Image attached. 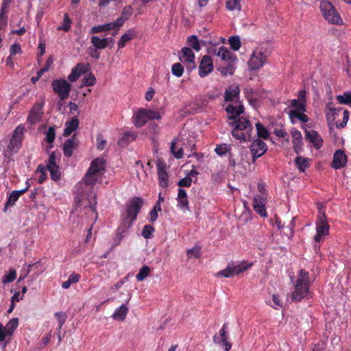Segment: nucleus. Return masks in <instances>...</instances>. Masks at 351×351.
Here are the masks:
<instances>
[{
	"label": "nucleus",
	"instance_id": "nucleus-10",
	"mask_svg": "<svg viewBox=\"0 0 351 351\" xmlns=\"http://www.w3.org/2000/svg\"><path fill=\"white\" fill-rule=\"evenodd\" d=\"M267 60V56L261 48L254 51L248 61V66L251 70H257L262 67Z\"/></svg>",
	"mask_w": 351,
	"mask_h": 351
},
{
	"label": "nucleus",
	"instance_id": "nucleus-17",
	"mask_svg": "<svg viewBox=\"0 0 351 351\" xmlns=\"http://www.w3.org/2000/svg\"><path fill=\"white\" fill-rule=\"evenodd\" d=\"M227 328L228 324H224L219 331L221 339H219L217 335H215L213 336V341L215 343H221L222 346H224L225 351H230L232 347V344L228 341V335L226 331Z\"/></svg>",
	"mask_w": 351,
	"mask_h": 351
},
{
	"label": "nucleus",
	"instance_id": "nucleus-57",
	"mask_svg": "<svg viewBox=\"0 0 351 351\" xmlns=\"http://www.w3.org/2000/svg\"><path fill=\"white\" fill-rule=\"evenodd\" d=\"M96 174L95 173H90L88 171H87L84 178V180L85 183L88 185H93L95 184L97 182V178Z\"/></svg>",
	"mask_w": 351,
	"mask_h": 351
},
{
	"label": "nucleus",
	"instance_id": "nucleus-54",
	"mask_svg": "<svg viewBox=\"0 0 351 351\" xmlns=\"http://www.w3.org/2000/svg\"><path fill=\"white\" fill-rule=\"evenodd\" d=\"M291 106L295 108L296 111H305L306 110V104H304L302 101L298 99H291Z\"/></svg>",
	"mask_w": 351,
	"mask_h": 351
},
{
	"label": "nucleus",
	"instance_id": "nucleus-30",
	"mask_svg": "<svg viewBox=\"0 0 351 351\" xmlns=\"http://www.w3.org/2000/svg\"><path fill=\"white\" fill-rule=\"evenodd\" d=\"M178 205L182 208L189 209V201L186 191L180 188L178 193Z\"/></svg>",
	"mask_w": 351,
	"mask_h": 351
},
{
	"label": "nucleus",
	"instance_id": "nucleus-8",
	"mask_svg": "<svg viewBox=\"0 0 351 351\" xmlns=\"http://www.w3.org/2000/svg\"><path fill=\"white\" fill-rule=\"evenodd\" d=\"M53 91L58 95L60 100L64 101L69 96L71 85L65 80H53L51 82Z\"/></svg>",
	"mask_w": 351,
	"mask_h": 351
},
{
	"label": "nucleus",
	"instance_id": "nucleus-61",
	"mask_svg": "<svg viewBox=\"0 0 351 351\" xmlns=\"http://www.w3.org/2000/svg\"><path fill=\"white\" fill-rule=\"evenodd\" d=\"M226 7L229 10H240V4L239 0H230L226 3Z\"/></svg>",
	"mask_w": 351,
	"mask_h": 351
},
{
	"label": "nucleus",
	"instance_id": "nucleus-59",
	"mask_svg": "<svg viewBox=\"0 0 351 351\" xmlns=\"http://www.w3.org/2000/svg\"><path fill=\"white\" fill-rule=\"evenodd\" d=\"M154 231V228L151 225H145L142 231V236L145 239H149L152 237V233Z\"/></svg>",
	"mask_w": 351,
	"mask_h": 351
},
{
	"label": "nucleus",
	"instance_id": "nucleus-49",
	"mask_svg": "<svg viewBox=\"0 0 351 351\" xmlns=\"http://www.w3.org/2000/svg\"><path fill=\"white\" fill-rule=\"evenodd\" d=\"M16 277V272L14 269H10L8 274L3 276L2 282L3 284L13 282Z\"/></svg>",
	"mask_w": 351,
	"mask_h": 351
},
{
	"label": "nucleus",
	"instance_id": "nucleus-44",
	"mask_svg": "<svg viewBox=\"0 0 351 351\" xmlns=\"http://www.w3.org/2000/svg\"><path fill=\"white\" fill-rule=\"evenodd\" d=\"M132 223L130 222L123 218H121V223L119 226L118 227L117 230L121 232L122 233H124L125 235L128 234L129 229L132 226Z\"/></svg>",
	"mask_w": 351,
	"mask_h": 351
},
{
	"label": "nucleus",
	"instance_id": "nucleus-23",
	"mask_svg": "<svg viewBox=\"0 0 351 351\" xmlns=\"http://www.w3.org/2000/svg\"><path fill=\"white\" fill-rule=\"evenodd\" d=\"M217 56L227 63L235 62L237 60L236 56L223 46L219 47Z\"/></svg>",
	"mask_w": 351,
	"mask_h": 351
},
{
	"label": "nucleus",
	"instance_id": "nucleus-26",
	"mask_svg": "<svg viewBox=\"0 0 351 351\" xmlns=\"http://www.w3.org/2000/svg\"><path fill=\"white\" fill-rule=\"evenodd\" d=\"M311 160L301 156H297L294 160L295 166L300 172L304 173L310 167Z\"/></svg>",
	"mask_w": 351,
	"mask_h": 351
},
{
	"label": "nucleus",
	"instance_id": "nucleus-2",
	"mask_svg": "<svg viewBox=\"0 0 351 351\" xmlns=\"http://www.w3.org/2000/svg\"><path fill=\"white\" fill-rule=\"evenodd\" d=\"M229 124L232 126V135L236 139L241 141L250 140L253 128L247 119L243 117H238Z\"/></svg>",
	"mask_w": 351,
	"mask_h": 351
},
{
	"label": "nucleus",
	"instance_id": "nucleus-33",
	"mask_svg": "<svg viewBox=\"0 0 351 351\" xmlns=\"http://www.w3.org/2000/svg\"><path fill=\"white\" fill-rule=\"evenodd\" d=\"M256 128L257 131V136L258 138H263L265 140L268 139L269 133L267 129L260 122L256 123Z\"/></svg>",
	"mask_w": 351,
	"mask_h": 351
},
{
	"label": "nucleus",
	"instance_id": "nucleus-36",
	"mask_svg": "<svg viewBox=\"0 0 351 351\" xmlns=\"http://www.w3.org/2000/svg\"><path fill=\"white\" fill-rule=\"evenodd\" d=\"M136 138V134L132 132H125L123 137L119 141V145H124L128 144L130 141H134Z\"/></svg>",
	"mask_w": 351,
	"mask_h": 351
},
{
	"label": "nucleus",
	"instance_id": "nucleus-31",
	"mask_svg": "<svg viewBox=\"0 0 351 351\" xmlns=\"http://www.w3.org/2000/svg\"><path fill=\"white\" fill-rule=\"evenodd\" d=\"M128 312V308L125 305L122 304L119 308L116 309L112 317L114 319H119L123 321Z\"/></svg>",
	"mask_w": 351,
	"mask_h": 351
},
{
	"label": "nucleus",
	"instance_id": "nucleus-4",
	"mask_svg": "<svg viewBox=\"0 0 351 351\" xmlns=\"http://www.w3.org/2000/svg\"><path fill=\"white\" fill-rule=\"evenodd\" d=\"M252 266V263H247L246 261H243L240 263H235L230 262L228 263L227 267L223 270L218 271L215 276L220 278H230L234 276H237L247 269Z\"/></svg>",
	"mask_w": 351,
	"mask_h": 351
},
{
	"label": "nucleus",
	"instance_id": "nucleus-16",
	"mask_svg": "<svg viewBox=\"0 0 351 351\" xmlns=\"http://www.w3.org/2000/svg\"><path fill=\"white\" fill-rule=\"evenodd\" d=\"M348 162V158L342 149L337 150L334 155L331 163V167L334 169H339L346 166Z\"/></svg>",
	"mask_w": 351,
	"mask_h": 351
},
{
	"label": "nucleus",
	"instance_id": "nucleus-37",
	"mask_svg": "<svg viewBox=\"0 0 351 351\" xmlns=\"http://www.w3.org/2000/svg\"><path fill=\"white\" fill-rule=\"evenodd\" d=\"M186 42L187 44L196 51H199L201 50L199 41L195 35L189 36Z\"/></svg>",
	"mask_w": 351,
	"mask_h": 351
},
{
	"label": "nucleus",
	"instance_id": "nucleus-41",
	"mask_svg": "<svg viewBox=\"0 0 351 351\" xmlns=\"http://www.w3.org/2000/svg\"><path fill=\"white\" fill-rule=\"evenodd\" d=\"M71 19L69 18L68 14L65 13L64 14L63 23L58 27V29L68 32L71 29Z\"/></svg>",
	"mask_w": 351,
	"mask_h": 351
},
{
	"label": "nucleus",
	"instance_id": "nucleus-7",
	"mask_svg": "<svg viewBox=\"0 0 351 351\" xmlns=\"http://www.w3.org/2000/svg\"><path fill=\"white\" fill-rule=\"evenodd\" d=\"M315 223L316 234L314 237V240L316 243H319L322 240V237L329 234L330 226L324 212L319 210Z\"/></svg>",
	"mask_w": 351,
	"mask_h": 351
},
{
	"label": "nucleus",
	"instance_id": "nucleus-18",
	"mask_svg": "<svg viewBox=\"0 0 351 351\" xmlns=\"http://www.w3.org/2000/svg\"><path fill=\"white\" fill-rule=\"evenodd\" d=\"M78 140L75 134L73 135L70 138L66 139L63 145L64 156L70 158L72 156L73 151L78 146Z\"/></svg>",
	"mask_w": 351,
	"mask_h": 351
},
{
	"label": "nucleus",
	"instance_id": "nucleus-50",
	"mask_svg": "<svg viewBox=\"0 0 351 351\" xmlns=\"http://www.w3.org/2000/svg\"><path fill=\"white\" fill-rule=\"evenodd\" d=\"M229 44L231 49L234 51H237L241 47V40L239 36H231L229 38Z\"/></svg>",
	"mask_w": 351,
	"mask_h": 351
},
{
	"label": "nucleus",
	"instance_id": "nucleus-58",
	"mask_svg": "<svg viewBox=\"0 0 351 351\" xmlns=\"http://www.w3.org/2000/svg\"><path fill=\"white\" fill-rule=\"evenodd\" d=\"M230 150V148L229 146L226 144H222V145H217L216 146V148L215 149L217 154L219 156H223L225 155L226 153H228Z\"/></svg>",
	"mask_w": 351,
	"mask_h": 351
},
{
	"label": "nucleus",
	"instance_id": "nucleus-19",
	"mask_svg": "<svg viewBox=\"0 0 351 351\" xmlns=\"http://www.w3.org/2000/svg\"><path fill=\"white\" fill-rule=\"evenodd\" d=\"M27 184V186L24 189H21V190H18V191H13L9 195L8 198V200L5 203V208H4V210L5 211L6 208L8 207V206H12L14 205L15 202L18 200V199L19 198V197L24 194L26 191H27V190L29 189V184L28 183V182H26Z\"/></svg>",
	"mask_w": 351,
	"mask_h": 351
},
{
	"label": "nucleus",
	"instance_id": "nucleus-42",
	"mask_svg": "<svg viewBox=\"0 0 351 351\" xmlns=\"http://www.w3.org/2000/svg\"><path fill=\"white\" fill-rule=\"evenodd\" d=\"M19 325V319L13 318L8 322L4 328L7 331L8 335H12L13 332L17 328Z\"/></svg>",
	"mask_w": 351,
	"mask_h": 351
},
{
	"label": "nucleus",
	"instance_id": "nucleus-62",
	"mask_svg": "<svg viewBox=\"0 0 351 351\" xmlns=\"http://www.w3.org/2000/svg\"><path fill=\"white\" fill-rule=\"evenodd\" d=\"M187 256L189 258H199L200 256V247L195 246L187 251Z\"/></svg>",
	"mask_w": 351,
	"mask_h": 351
},
{
	"label": "nucleus",
	"instance_id": "nucleus-56",
	"mask_svg": "<svg viewBox=\"0 0 351 351\" xmlns=\"http://www.w3.org/2000/svg\"><path fill=\"white\" fill-rule=\"evenodd\" d=\"M303 111L291 110L290 116L298 118L302 122H307L308 121V116L304 113Z\"/></svg>",
	"mask_w": 351,
	"mask_h": 351
},
{
	"label": "nucleus",
	"instance_id": "nucleus-63",
	"mask_svg": "<svg viewBox=\"0 0 351 351\" xmlns=\"http://www.w3.org/2000/svg\"><path fill=\"white\" fill-rule=\"evenodd\" d=\"M274 133L278 137L285 138V141L289 143V134L284 129L276 128L274 131Z\"/></svg>",
	"mask_w": 351,
	"mask_h": 351
},
{
	"label": "nucleus",
	"instance_id": "nucleus-35",
	"mask_svg": "<svg viewBox=\"0 0 351 351\" xmlns=\"http://www.w3.org/2000/svg\"><path fill=\"white\" fill-rule=\"evenodd\" d=\"M325 114L328 121H334L336 108L333 106L332 103L329 102L326 104Z\"/></svg>",
	"mask_w": 351,
	"mask_h": 351
},
{
	"label": "nucleus",
	"instance_id": "nucleus-52",
	"mask_svg": "<svg viewBox=\"0 0 351 351\" xmlns=\"http://www.w3.org/2000/svg\"><path fill=\"white\" fill-rule=\"evenodd\" d=\"M21 145L22 141H18L16 139L11 138L8 149H10L11 152H16V151L21 147Z\"/></svg>",
	"mask_w": 351,
	"mask_h": 351
},
{
	"label": "nucleus",
	"instance_id": "nucleus-1",
	"mask_svg": "<svg viewBox=\"0 0 351 351\" xmlns=\"http://www.w3.org/2000/svg\"><path fill=\"white\" fill-rule=\"evenodd\" d=\"M310 285L309 273L304 269H300L294 283V289L290 295L291 300L298 302L306 298L309 292Z\"/></svg>",
	"mask_w": 351,
	"mask_h": 351
},
{
	"label": "nucleus",
	"instance_id": "nucleus-47",
	"mask_svg": "<svg viewBox=\"0 0 351 351\" xmlns=\"http://www.w3.org/2000/svg\"><path fill=\"white\" fill-rule=\"evenodd\" d=\"M337 99L341 104H351V91L344 93L342 95H338Z\"/></svg>",
	"mask_w": 351,
	"mask_h": 351
},
{
	"label": "nucleus",
	"instance_id": "nucleus-24",
	"mask_svg": "<svg viewBox=\"0 0 351 351\" xmlns=\"http://www.w3.org/2000/svg\"><path fill=\"white\" fill-rule=\"evenodd\" d=\"M226 111L228 114V119L234 121L235 119H238V117H240L239 116L243 113L244 108L241 105L234 106L233 105L229 104L226 108Z\"/></svg>",
	"mask_w": 351,
	"mask_h": 351
},
{
	"label": "nucleus",
	"instance_id": "nucleus-32",
	"mask_svg": "<svg viewBox=\"0 0 351 351\" xmlns=\"http://www.w3.org/2000/svg\"><path fill=\"white\" fill-rule=\"evenodd\" d=\"M133 13V8L132 6L128 5L124 7L121 13V16L117 18V20H120L121 21V25H123L126 20L130 18Z\"/></svg>",
	"mask_w": 351,
	"mask_h": 351
},
{
	"label": "nucleus",
	"instance_id": "nucleus-28",
	"mask_svg": "<svg viewBox=\"0 0 351 351\" xmlns=\"http://www.w3.org/2000/svg\"><path fill=\"white\" fill-rule=\"evenodd\" d=\"M239 88L238 86H230L227 88L224 93V98L226 101H234L236 100L239 95Z\"/></svg>",
	"mask_w": 351,
	"mask_h": 351
},
{
	"label": "nucleus",
	"instance_id": "nucleus-34",
	"mask_svg": "<svg viewBox=\"0 0 351 351\" xmlns=\"http://www.w3.org/2000/svg\"><path fill=\"white\" fill-rule=\"evenodd\" d=\"M234 63V62H230L227 63V65L226 66H220L218 68V71L223 76H226L227 75H232L235 70Z\"/></svg>",
	"mask_w": 351,
	"mask_h": 351
},
{
	"label": "nucleus",
	"instance_id": "nucleus-12",
	"mask_svg": "<svg viewBox=\"0 0 351 351\" xmlns=\"http://www.w3.org/2000/svg\"><path fill=\"white\" fill-rule=\"evenodd\" d=\"M250 149L252 155V161L254 162L258 158L262 156L267 152V145L264 141L257 138L252 141Z\"/></svg>",
	"mask_w": 351,
	"mask_h": 351
},
{
	"label": "nucleus",
	"instance_id": "nucleus-27",
	"mask_svg": "<svg viewBox=\"0 0 351 351\" xmlns=\"http://www.w3.org/2000/svg\"><path fill=\"white\" fill-rule=\"evenodd\" d=\"M109 40L111 42H113V39L112 38H100L97 36H93L91 37L90 41L96 49H104L108 46Z\"/></svg>",
	"mask_w": 351,
	"mask_h": 351
},
{
	"label": "nucleus",
	"instance_id": "nucleus-9",
	"mask_svg": "<svg viewBox=\"0 0 351 351\" xmlns=\"http://www.w3.org/2000/svg\"><path fill=\"white\" fill-rule=\"evenodd\" d=\"M195 58V53L190 47L182 48L179 60L185 65L186 70L189 72L196 68Z\"/></svg>",
	"mask_w": 351,
	"mask_h": 351
},
{
	"label": "nucleus",
	"instance_id": "nucleus-39",
	"mask_svg": "<svg viewBox=\"0 0 351 351\" xmlns=\"http://www.w3.org/2000/svg\"><path fill=\"white\" fill-rule=\"evenodd\" d=\"M171 152L173 155V156L177 159L182 158L184 155L182 147H177L176 142L175 140H173V141L171 142Z\"/></svg>",
	"mask_w": 351,
	"mask_h": 351
},
{
	"label": "nucleus",
	"instance_id": "nucleus-3",
	"mask_svg": "<svg viewBox=\"0 0 351 351\" xmlns=\"http://www.w3.org/2000/svg\"><path fill=\"white\" fill-rule=\"evenodd\" d=\"M320 11L324 19L334 25H341L343 20L335 6L329 1L323 0L319 4Z\"/></svg>",
	"mask_w": 351,
	"mask_h": 351
},
{
	"label": "nucleus",
	"instance_id": "nucleus-6",
	"mask_svg": "<svg viewBox=\"0 0 351 351\" xmlns=\"http://www.w3.org/2000/svg\"><path fill=\"white\" fill-rule=\"evenodd\" d=\"M161 115L159 112L152 110L140 108L133 116V123L136 128H141L149 120H159Z\"/></svg>",
	"mask_w": 351,
	"mask_h": 351
},
{
	"label": "nucleus",
	"instance_id": "nucleus-14",
	"mask_svg": "<svg viewBox=\"0 0 351 351\" xmlns=\"http://www.w3.org/2000/svg\"><path fill=\"white\" fill-rule=\"evenodd\" d=\"M213 61L208 55H204L199 65V75L201 77H205L213 71Z\"/></svg>",
	"mask_w": 351,
	"mask_h": 351
},
{
	"label": "nucleus",
	"instance_id": "nucleus-13",
	"mask_svg": "<svg viewBox=\"0 0 351 351\" xmlns=\"http://www.w3.org/2000/svg\"><path fill=\"white\" fill-rule=\"evenodd\" d=\"M156 167L158 184L162 188H166L169 185V174L166 171V163L159 159L157 160Z\"/></svg>",
	"mask_w": 351,
	"mask_h": 351
},
{
	"label": "nucleus",
	"instance_id": "nucleus-29",
	"mask_svg": "<svg viewBox=\"0 0 351 351\" xmlns=\"http://www.w3.org/2000/svg\"><path fill=\"white\" fill-rule=\"evenodd\" d=\"M79 125V121L77 117H73L70 121H67L65 123V128L64 130V136H69L73 132H74Z\"/></svg>",
	"mask_w": 351,
	"mask_h": 351
},
{
	"label": "nucleus",
	"instance_id": "nucleus-45",
	"mask_svg": "<svg viewBox=\"0 0 351 351\" xmlns=\"http://www.w3.org/2000/svg\"><path fill=\"white\" fill-rule=\"evenodd\" d=\"M24 130L25 128L22 125H18L14 130L12 135V138L14 139H16L18 141H22L23 139Z\"/></svg>",
	"mask_w": 351,
	"mask_h": 351
},
{
	"label": "nucleus",
	"instance_id": "nucleus-5",
	"mask_svg": "<svg viewBox=\"0 0 351 351\" xmlns=\"http://www.w3.org/2000/svg\"><path fill=\"white\" fill-rule=\"evenodd\" d=\"M143 205V200L141 197H134L127 205L125 211L121 214V218L133 223L136 221Z\"/></svg>",
	"mask_w": 351,
	"mask_h": 351
},
{
	"label": "nucleus",
	"instance_id": "nucleus-60",
	"mask_svg": "<svg viewBox=\"0 0 351 351\" xmlns=\"http://www.w3.org/2000/svg\"><path fill=\"white\" fill-rule=\"evenodd\" d=\"M55 316L57 317L58 322L59 324L58 330L60 332L62 325L65 323L66 315L63 312H57L55 313Z\"/></svg>",
	"mask_w": 351,
	"mask_h": 351
},
{
	"label": "nucleus",
	"instance_id": "nucleus-25",
	"mask_svg": "<svg viewBox=\"0 0 351 351\" xmlns=\"http://www.w3.org/2000/svg\"><path fill=\"white\" fill-rule=\"evenodd\" d=\"M137 32L134 28L128 29L119 40L117 43L118 48H123L128 42L130 41L137 36Z\"/></svg>",
	"mask_w": 351,
	"mask_h": 351
},
{
	"label": "nucleus",
	"instance_id": "nucleus-48",
	"mask_svg": "<svg viewBox=\"0 0 351 351\" xmlns=\"http://www.w3.org/2000/svg\"><path fill=\"white\" fill-rule=\"evenodd\" d=\"M104 25L106 31L114 30L115 32H117L122 26L121 21L117 19L114 22L106 23Z\"/></svg>",
	"mask_w": 351,
	"mask_h": 351
},
{
	"label": "nucleus",
	"instance_id": "nucleus-15",
	"mask_svg": "<svg viewBox=\"0 0 351 351\" xmlns=\"http://www.w3.org/2000/svg\"><path fill=\"white\" fill-rule=\"evenodd\" d=\"M266 198L261 195H256L253 198V208L261 217H266L267 213L265 209Z\"/></svg>",
	"mask_w": 351,
	"mask_h": 351
},
{
	"label": "nucleus",
	"instance_id": "nucleus-53",
	"mask_svg": "<svg viewBox=\"0 0 351 351\" xmlns=\"http://www.w3.org/2000/svg\"><path fill=\"white\" fill-rule=\"evenodd\" d=\"M21 145L22 141H18L16 139L11 138L8 149H10L11 152H16V151L21 147Z\"/></svg>",
	"mask_w": 351,
	"mask_h": 351
},
{
	"label": "nucleus",
	"instance_id": "nucleus-51",
	"mask_svg": "<svg viewBox=\"0 0 351 351\" xmlns=\"http://www.w3.org/2000/svg\"><path fill=\"white\" fill-rule=\"evenodd\" d=\"M56 137L55 127L51 126L46 132L45 141L48 143H53Z\"/></svg>",
	"mask_w": 351,
	"mask_h": 351
},
{
	"label": "nucleus",
	"instance_id": "nucleus-46",
	"mask_svg": "<svg viewBox=\"0 0 351 351\" xmlns=\"http://www.w3.org/2000/svg\"><path fill=\"white\" fill-rule=\"evenodd\" d=\"M171 72L175 76L181 77L184 72L183 65L179 62L173 64L171 66Z\"/></svg>",
	"mask_w": 351,
	"mask_h": 351
},
{
	"label": "nucleus",
	"instance_id": "nucleus-55",
	"mask_svg": "<svg viewBox=\"0 0 351 351\" xmlns=\"http://www.w3.org/2000/svg\"><path fill=\"white\" fill-rule=\"evenodd\" d=\"M47 168L43 165H40L37 168V172L40 173L38 183H43L47 179Z\"/></svg>",
	"mask_w": 351,
	"mask_h": 351
},
{
	"label": "nucleus",
	"instance_id": "nucleus-11",
	"mask_svg": "<svg viewBox=\"0 0 351 351\" xmlns=\"http://www.w3.org/2000/svg\"><path fill=\"white\" fill-rule=\"evenodd\" d=\"M45 102L36 103L32 108L29 116L27 117V122L30 125H34L41 121L43 116V107Z\"/></svg>",
	"mask_w": 351,
	"mask_h": 351
},
{
	"label": "nucleus",
	"instance_id": "nucleus-40",
	"mask_svg": "<svg viewBox=\"0 0 351 351\" xmlns=\"http://www.w3.org/2000/svg\"><path fill=\"white\" fill-rule=\"evenodd\" d=\"M151 269L147 265H143L136 276L138 281L144 280L150 274Z\"/></svg>",
	"mask_w": 351,
	"mask_h": 351
},
{
	"label": "nucleus",
	"instance_id": "nucleus-20",
	"mask_svg": "<svg viewBox=\"0 0 351 351\" xmlns=\"http://www.w3.org/2000/svg\"><path fill=\"white\" fill-rule=\"evenodd\" d=\"M293 148L296 154H299L302 150V139L301 132L296 130H292L291 132Z\"/></svg>",
	"mask_w": 351,
	"mask_h": 351
},
{
	"label": "nucleus",
	"instance_id": "nucleus-64",
	"mask_svg": "<svg viewBox=\"0 0 351 351\" xmlns=\"http://www.w3.org/2000/svg\"><path fill=\"white\" fill-rule=\"evenodd\" d=\"M192 179L190 177H185L178 182V185L179 187L182 189V187H189L191 186Z\"/></svg>",
	"mask_w": 351,
	"mask_h": 351
},
{
	"label": "nucleus",
	"instance_id": "nucleus-22",
	"mask_svg": "<svg viewBox=\"0 0 351 351\" xmlns=\"http://www.w3.org/2000/svg\"><path fill=\"white\" fill-rule=\"evenodd\" d=\"M106 161L101 158L94 159L88 169L90 173L97 174L105 170Z\"/></svg>",
	"mask_w": 351,
	"mask_h": 351
},
{
	"label": "nucleus",
	"instance_id": "nucleus-43",
	"mask_svg": "<svg viewBox=\"0 0 351 351\" xmlns=\"http://www.w3.org/2000/svg\"><path fill=\"white\" fill-rule=\"evenodd\" d=\"M47 170L50 173L51 178L54 181H58L60 179V171L58 165L52 166L50 168L47 167Z\"/></svg>",
	"mask_w": 351,
	"mask_h": 351
},
{
	"label": "nucleus",
	"instance_id": "nucleus-21",
	"mask_svg": "<svg viewBox=\"0 0 351 351\" xmlns=\"http://www.w3.org/2000/svg\"><path fill=\"white\" fill-rule=\"evenodd\" d=\"M306 137L308 141L313 144L316 149H320L323 145V140L319 134L315 130H306L305 132Z\"/></svg>",
	"mask_w": 351,
	"mask_h": 351
},
{
	"label": "nucleus",
	"instance_id": "nucleus-38",
	"mask_svg": "<svg viewBox=\"0 0 351 351\" xmlns=\"http://www.w3.org/2000/svg\"><path fill=\"white\" fill-rule=\"evenodd\" d=\"M96 83V78L95 75L90 73L84 76L82 80V86H92Z\"/></svg>",
	"mask_w": 351,
	"mask_h": 351
}]
</instances>
